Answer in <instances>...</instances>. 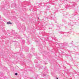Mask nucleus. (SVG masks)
<instances>
[{
  "label": "nucleus",
  "instance_id": "obj_6",
  "mask_svg": "<svg viewBox=\"0 0 79 79\" xmlns=\"http://www.w3.org/2000/svg\"><path fill=\"white\" fill-rule=\"evenodd\" d=\"M27 43L28 44H29V41H27Z\"/></svg>",
  "mask_w": 79,
  "mask_h": 79
},
{
  "label": "nucleus",
  "instance_id": "obj_5",
  "mask_svg": "<svg viewBox=\"0 0 79 79\" xmlns=\"http://www.w3.org/2000/svg\"><path fill=\"white\" fill-rule=\"evenodd\" d=\"M31 49H32V50H34V48H32Z\"/></svg>",
  "mask_w": 79,
  "mask_h": 79
},
{
  "label": "nucleus",
  "instance_id": "obj_4",
  "mask_svg": "<svg viewBox=\"0 0 79 79\" xmlns=\"http://www.w3.org/2000/svg\"><path fill=\"white\" fill-rule=\"evenodd\" d=\"M15 76H17L18 75V73H15Z\"/></svg>",
  "mask_w": 79,
  "mask_h": 79
},
{
  "label": "nucleus",
  "instance_id": "obj_8",
  "mask_svg": "<svg viewBox=\"0 0 79 79\" xmlns=\"http://www.w3.org/2000/svg\"><path fill=\"white\" fill-rule=\"evenodd\" d=\"M55 44L57 45V44H57V43H56Z\"/></svg>",
  "mask_w": 79,
  "mask_h": 79
},
{
  "label": "nucleus",
  "instance_id": "obj_7",
  "mask_svg": "<svg viewBox=\"0 0 79 79\" xmlns=\"http://www.w3.org/2000/svg\"><path fill=\"white\" fill-rule=\"evenodd\" d=\"M73 6H75V4H73Z\"/></svg>",
  "mask_w": 79,
  "mask_h": 79
},
{
  "label": "nucleus",
  "instance_id": "obj_10",
  "mask_svg": "<svg viewBox=\"0 0 79 79\" xmlns=\"http://www.w3.org/2000/svg\"><path fill=\"white\" fill-rule=\"evenodd\" d=\"M0 18H1V16L0 15Z\"/></svg>",
  "mask_w": 79,
  "mask_h": 79
},
{
  "label": "nucleus",
  "instance_id": "obj_3",
  "mask_svg": "<svg viewBox=\"0 0 79 79\" xmlns=\"http://www.w3.org/2000/svg\"><path fill=\"white\" fill-rule=\"evenodd\" d=\"M6 23L7 24H12V23L10 22H7Z\"/></svg>",
  "mask_w": 79,
  "mask_h": 79
},
{
  "label": "nucleus",
  "instance_id": "obj_2",
  "mask_svg": "<svg viewBox=\"0 0 79 79\" xmlns=\"http://www.w3.org/2000/svg\"><path fill=\"white\" fill-rule=\"evenodd\" d=\"M64 45H66V46H67L68 45V43L64 42Z\"/></svg>",
  "mask_w": 79,
  "mask_h": 79
},
{
  "label": "nucleus",
  "instance_id": "obj_12",
  "mask_svg": "<svg viewBox=\"0 0 79 79\" xmlns=\"http://www.w3.org/2000/svg\"><path fill=\"white\" fill-rule=\"evenodd\" d=\"M31 9H30V11H31Z\"/></svg>",
  "mask_w": 79,
  "mask_h": 79
},
{
  "label": "nucleus",
  "instance_id": "obj_13",
  "mask_svg": "<svg viewBox=\"0 0 79 79\" xmlns=\"http://www.w3.org/2000/svg\"><path fill=\"white\" fill-rule=\"evenodd\" d=\"M38 18V19H39V18Z\"/></svg>",
  "mask_w": 79,
  "mask_h": 79
},
{
  "label": "nucleus",
  "instance_id": "obj_1",
  "mask_svg": "<svg viewBox=\"0 0 79 79\" xmlns=\"http://www.w3.org/2000/svg\"><path fill=\"white\" fill-rule=\"evenodd\" d=\"M60 33H61V34H63L64 35V36H66V35H67V33H64L63 32H60Z\"/></svg>",
  "mask_w": 79,
  "mask_h": 79
},
{
  "label": "nucleus",
  "instance_id": "obj_11",
  "mask_svg": "<svg viewBox=\"0 0 79 79\" xmlns=\"http://www.w3.org/2000/svg\"><path fill=\"white\" fill-rule=\"evenodd\" d=\"M57 79H58V78H57Z\"/></svg>",
  "mask_w": 79,
  "mask_h": 79
},
{
  "label": "nucleus",
  "instance_id": "obj_9",
  "mask_svg": "<svg viewBox=\"0 0 79 79\" xmlns=\"http://www.w3.org/2000/svg\"><path fill=\"white\" fill-rule=\"evenodd\" d=\"M46 76V75H44V76Z\"/></svg>",
  "mask_w": 79,
  "mask_h": 79
}]
</instances>
